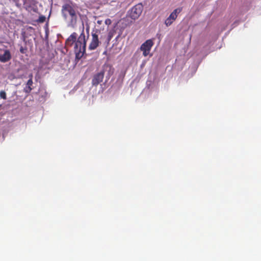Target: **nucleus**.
Wrapping results in <instances>:
<instances>
[{
	"instance_id": "1",
	"label": "nucleus",
	"mask_w": 261,
	"mask_h": 261,
	"mask_svg": "<svg viewBox=\"0 0 261 261\" xmlns=\"http://www.w3.org/2000/svg\"><path fill=\"white\" fill-rule=\"evenodd\" d=\"M77 34L75 32L72 33L66 39L65 45L68 47H71L73 44L74 51L76 58H81L86 51V40L84 33V27H83L82 32L77 39Z\"/></svg>"
},
{
	"instance_id": "2",
	"label": "nucleus",
	"mask_w": 261,
	"mask_h": 261,
	"mask_svg": "<svg viewBox=\"0 0 261 261\" xmlns=\"http://www.w3.org/2000/svg\"><path fill=\"white\" fill-rule=\"evenodd\" d=\"M61 12L67 27L75 28L79 14L76 7L72 3H66L62 6Z\"/></svg>"
},
{
	"instance_id": "3",
	"label": "nucleus",
	"mask_w": 261,
	"mask_h": 261,
	"mask_svg": "<svg viewBox=\"0 0 261 261\" xmlns=\"http://www.w3.org/2000/svg\"><path fill=\"white\" fill-rule=\"evenodd\" d=\"M143 9V6L141 3L134 6L128 12V16L132 19H138L141 15Z\"/></svg>"
},
{
	"instance_id": "4",
	"label": "nucleus",
	"mask_w": 261,
	"mask_h": 261,
	"mask_svg": "<svg viewBox=\"0 0 261 261\" xmlns=\"http://www.w3.org/2000/svg\"><path fill=\"white\" fill-rule=\"evenodd\" d=\"M100 31L98 30L93 31L91 33V40L88 46V49L90 50H95L99 46L100 41L98 38V34Z\"/></svg>"
},
{
	"instance_id": "5",
	"label": "nucleus",
	"mask_w": 261,
	"mask_h": 261,
	"mask_svg": "<svg viewBox=\"0 0 261 261\" xmlns=\"http://www.w3.org/2000/svg\"><path fill=\"white\" fill-rule=\"evenodd\" d=\"M181 8H177L175 9L166 19L164 23L167 26L170 25L176 19L178 14L181 12Z\"/></svg>"
},
{
	"instance_id": "6",
	"label": "nucleus",
	"mask_w": 261,
	"mask_h": 261,
	"mask_svg": "<svg viewBox=\"0 0 261 261\" xmlns=\"http://www.w3.org/2000/svg\"><path fill=\"white\" fill-rule=\"evenodd\" d=\"M104 70H101L94 75L92 80V85L94 86H97L99 83L102 82L104 77Z\"/></svg>"
},
{
	"instance_id": "7",
	"label": "nucleus",
	"mask_w": 261,
	"mask_h": 261,
	"mask_svg": "<svg viewBox=\"0 0 261 261\" xmlns=\"http://www.w3.org/2000/svg\"><path fill=\"white\" fill-rule=\"evenodd\" d=\"M12 56L9 50L6 49L3 54H0V62L6 63L11 59Z\"/></svg>"
},
{
	"instance_id": "8",
	"label": "nucleus",
	"mask_w": 261,
	"mask_h": 261,
	"mask_svg": "<svg viewBox=\"0 0 261 261\" xmlns=\"http://www.w3.org/2000/svg\"><path fill=\"white\" fill-rule=\"evenodd\" d=\"M23 5L26 9L31 8L36 4L35 0H23Z\"/></svg>"
},
{
	"instance_id": "9",
	"label": "nucleus",
	"mask_w": 261,
	"mask_h": 261,
	"mask_svg": "<svg viewBox=\"0 0 261 261\" xmlns=\"http://www.w3.org/2000/svg\"><path fill=\"white\" fill-rule=\"evenodd\" d=\"M141 51L143 52V55L144 57L147 56L150 51L151 48L147 47H143V44L141 45L140 48Z\"/></svg>"
},
{
	"instance_id": "10",
	"label": "nucleus",
	"mask_w": 261,
	"mask_h": 261,
	"mask_svg": "<svg viewBox=\"0 0 261 261\" xmlns=\"http://www.w3.org/2000/svg\"><path fill=\"white\" fill-rule=\"evenodd\" d=\"M143 47H147L151 48L152 46L153 45V42L152 39L147 40L143 44Z\"/></svg>"
},
{
	"instance_id": "11",
	"label": "nucleus",
	"mask_w": 261,
	"mask_h": 261,
	"mask_svg": "<svg viewBox=\"0 0 261 261\" xmlns=\"http://www.w3.org/2000/svg\"><path fill=\"white\" fill-rule=\"evenodd\" d=\"M19 51L20 53L25 54L28 51V48L26 46L23 47L22 46H21L19 49Z\"/></svg>"
},
{
	"instance_id": "12",
	"label": "nucleus",
	"mask_w": 261,
	"mask_h": 261,
	"mask_svg": "<svg viewBox=\"0 0 261 261\" xmlns=\"http://www.w3.org/2000/svg\"><path fill=\"white\" fill-rule=\"evenodd\" d=\"M32 89H33V88L32 87L25 86V87L23 89V91L25 93L29 94L31 92Z\"/></svg>"
},
{
	"instance_id": "13",
	"label": "nucleus",
	"mask_w": 261,
	"mask_h": 261,
	"mask_svg": "<svg viewBox=\"0 0 261 261\" xmlns=\"http://www.w3.org/2000/svg\"><path fill=\"white\" fill-rule=\"evenodd\" d=\"M0 97L4 99H6L7 98L6 93L4 91H1L0 92Z\"/></svg>"
},
{
	"instance_id": "14",
	"label": "nucleus",
	"mask_w": 261,
	"mask_h": 261,
	"mask_svg": "<svg viewBox=\"0 0 261 261\" xmlns=\"http://www.w3.org/2000/svg\"><path fill=\"white\" fill-rule=\"evenodd\" d=\"M33 84V80L29 79L27 83L26 86L32 87Z\"/></svg>"
},
{
	"instance_id": "15",
	"label": "nucleus",
	"mask_w": 261,
	"mask_h": 261,
	"mask_svg": "<svg viewBox=\"0 0 261 261\" xmlns=\"http://www.w3.org/2000/svg\"><path fill=\"white\" fill-rule=\"evenodd\" d=\"M112 23V21L109 18H108L107 19H106L105 20V23L107 24V25H110Z\"/></svg>"
},
{
	"instance_id": "16",
	"label": "nucleus",
	"mask_w": 261,
	"mask_h": 261,
	"mask_svg": "<svg viewBox=\"0 0 261 261\" xmlns=\"http://www.w3.org/2000/svg\"><path fill=\"white\" fill-rule=\"evenodd\" d=\"M29 79H33V74H29Z\"/></svg>"
},
{
	"instance_id": "17",
	"label": "nucleus",
	"mask_w": 261,
	"mask_h": 261,
	"mask_svg": "<svg viewBox=\"0 0 261 261\" xmlns=\"http://www.w3.org/2000/svg\"><path fill=\"white\" fill-rule=\"evenodd\" d=\"M40 22H43L44 20V17H42V18H40Z\"/></svg>"
},
{
	"instance_id": "18",
	"label": "nucleus",
	"mask_w": 261,
	"mask_h": 261,
	"mask_svg": "<svg viewBox=\"0 0 261 261\" xmlns=\"http://www.w3.org/2000/svg\"><path fill=\"white\" fill-rule=\"evenodd\" d=\"M97 22L98 23H99V24H100V23H101V21H100V20H98V21H97Z\"/></svg>"
},
{
	"instance_id": "19",
	"label": "nucleus",
	"mask_w": 261,
	"mask_h": 261,
	"mask_svg": "<svg viewBox=\"0 0 261 261\" xmlns=\"http://www.w3.org/2000/svg\"><path fill=\"white\" fill-rule=\"evenodd\" d=\"M1 106H2V105H0V107H1Z\"/></svg>"
},
{
	"instance_id": "20",
	"label": "nucleus",
	"mask_w": 261,
	"mask_h": 261,
	"mask_svg": "<svg viewBox=\"0 0 261 261\" xmlns=\"http://www.w3.org/2000/svg\"><path fill=\"white\" fill-rule=\"evenodd\" d=\"M14 1H15V0H13Z\"/></svg>"
}]
</instances>
